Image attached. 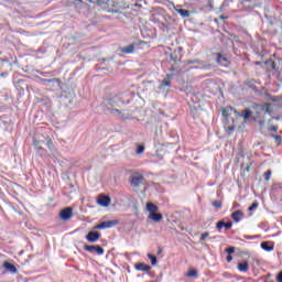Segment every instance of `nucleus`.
<instances>
[{
    "instance_id": "f257e3e1",
    "label": "nucleus",
    "mask_w": 282,
    "mask_h": 282,
    "mask_svg": "<svg viewBox=\"0 0 282 282\" xmlns=\"http://www.w3.org/2000/svg\"><path fill=\"white\" fill-rule=\"evenodd\" d=\"M252 109H254L253 122H258V124H265V117L272 113V104H253Z\"/></svg>"
},
{
    "instance_id": "f03ea898",
    "label": "nucleus",
    "mask_w": 282,
    "mask_h": 282,
    "mask_svg": "<svg viewBox=\"0 0 282 282\" xmlns=\"http://www.w3.org/2000/svg\"><path fill=\"white\" fill-rule=\"evenodd\" d=\"M232 112L236 116H238V118H243V122H248V120H250V117L252 116V110H250V109H246L242 112L237 111L232 107H225L221 109V113H223L224 118H230Z\"/></svg>"
},
{
    "instance_id": "7ed1b4c3",
    "label": "nucleus",
    "mask_w": 282,
    "mask_h": 282,
    "mask_svg": "<svg viewBox=\"0 0 282 282\" xmlns=\"http://www.w3.org/2000/svg\"><path fill=\"white\" fill-rule=\"evenodd\" d=\"M84 250L90 252V254H98L99 257L105 254V249L99 245H84Z\"/></svg>"
},
{
    "instance_id": "20e7f679",
    "label": "nucleus",
    "mask_w": 282,
    "mask_h": 282,
    "mask_svg": "<svg viewBox=\"0 0 282 282\" xmlns=\"http://www.w3.org/2000/svg\"><path fill=\"white\" fill-rule=\"evenodd\" d=\"M97 204L99 206H102L104 208H107V206H109V204H111V197H109L105 194H100L99 197L97 198Z\"/></svg>"
},
{
    "instance_id": "39448f33",
    "label": "nucleus",
    "mask_w": 282,
    "mask_h": 282,
    "mask_svg": "<svg viewBox=\"0 0 282 282\" xmlns=\"http://www.w3.org/2000/svg\"><path fill=\"white\" fill-rule=\"evenodd\" d=\"M74 213V209L72 207H66L61 210L59 217L63 219V221H67L68 219H72V215Z\"/></svg>"
},
{
    "instance_id": "423d86ee",
    "label": "nucleus",
    "mask_w": 282,
    "mask_h": 282,
    "mask_svg": "<svg viewBox=\"0 0 282 282\" xmlns=\"http://www.w3.org/2000/svg\"><path fill=\"white\" fill-rule=\"evenodd\" d=\"M85 239H87L89 243H96V241H98V239H100V232L89 231L86 235Z\"/></svg>"
},
{
    "instance_id": "0eeeda50",
    "label": "nucleus",
    "mask_w": 282,
    "mask_h": 282,
    "mask_svg": "<svg viewBox=\"0 0 282 282\" xmlns=\"http://www.w3.org/2000/svg\"><path fill=\"white\" fill-rule=\"evenodd\" d=\"M216 63L218 65H221V67H227L228 66V57L226 55H221V53L216 54Z\"/></svg>"
},
{
    "instance_id": "6e6552de",
    "label": "nucleus",
    "mask_w": 282,
    "mask_h": 282,
    "mask_svg": "<svg viewBox=\"0 0 282 282\" xmlns=\"http://www.w3.org/2000/svg\"><path fill=\"white\" fill-rule=\"evenodd\" d=\"M216 228L217 230H219V232H221V228H226V230H230V228H232V221H224V220H219L216 224Z\"/></svg>"
},
{
    "instance_id": "1a4fd4ad",
    "label": "nucleus",
    "mask_w": 282,
    "mask_h": 282,
    "mask_svg": "<svg viewBox=\"0 0 282 282\" xmlns=\"http://www.w3.org/2000/svg\"><path fill=\"white\" fill-rule=\"evenodd\" d=\"M2 268H4V270H7V272H10L11 274H17V272H19V269H17L14 264L8 261L3 262Z\"/></svg>"
},
{
    "instance_id": "9d476101",
    "label": "nucleus",
    "mask_w": 282,
    "mask_h": 282,
    "mask_svg": "<svg viewBox=\"0 0 282 282\" xmlns=\"http://www.w3.org/2000/svg\"><path fill=\"white\" fill-rule=\"evenodd\" d=\"M245 217V214L241 209H238L236 212H234L231 214V219L236 223V224H239V221H241V219H243Z\"/></svg>"
},
{
    "instance_id": "9b49d317",
    "label": "nucleus",
    "mask_w": 282,
    "mask_h": 282,
    "mask_svg": "<svg viewBox=\"0 0 282 282\" xmlns=\"http://www.w3.org/2000/svg\"><path fill=\"white\" fill-rule=\"evenodd\" d=\"M101 224L104 226V230H106L107 228H113V227L118 226V224H120V220H118V219L106 220V221H101Z\"/></svg>"
},
{
    "instance_id": "f8f14e48",
    "label": "nucleus",
    "mask_w": 282,
    "mask_h": 282,
    "mask_svg": "<svg viewBox=\"0 0 282 282\" xmlns=\"http://www.w3.org/2000/svg\"><path fill=\"white\" fill-rule=\"evenodd\" d=\"M130 184L132 188H138L141 184H144V177H132Z\"/></svg>"
},
{
    "instance_id": "ddd939ff",
    "label": "nucleus",
    "mask_w": 282,
    "mask_h": 282,
    "mask_svg": "<svg viewBox=\"0 0 282 282\" xmlns=\"http://www.w3.org/2000/svg\"><path fill=\"white\" fill-rule=\"evenodd\" d=\"M133 52H135V44H130L120 48L121 54H133Z\"/></svg>"
},
{
    "instance_id": "4468645a",
    "label": "nucleus",
    "mask_w": 282,
    "mask_h": 282,
    "mask_svg": "<svg viewBox=\"0 0 282 282\" xmlns=\"http://www.w3.org/2000/svg\"><path fill=\"white\" fill-rule=\"evenodd\" d=\"M135 270H138L139 272H149L151 270V265L145 264V263H137L134 265Z\"/></svg>"
},
{
    "instance_id": "2eb2a0df",
    "label": "nucleus",
    "mask_w": 282,
    "mask_h": 282,
    "mask_svg": "<svg viewBox=\"0 0 282 282\" xmlns=\"http://www.w3.org/2000/svg\"><path fill=\"white\" fill-rule=\"evenodd\" d=\"M260 246H261L262 250H264L265 252H272V250H274V243H272L270 241L261 242Z\"/></svg>"
},
{
    "instance_id": "dca6fc26",
    "label": "nucleus",
    "mask_w": 282,
    "mask_h": 282,
    "mask_svg": "<svg viewBox=\"0 0 282 282\" xmlns=\"http://www.w3.org/2000/svg\"><path fill=\"white\" fill-rule=\"evenodd\" d=\"M149 219H152V221H155L158 224V223L162 221L163 216H162V214L154 212L153 214L149 215Z\"/></svg>"
},
{
    "instance_id": "f3484780",
    "label": "nucleus",
    "mask_w": 282,
    "mask_h": 282,
    "mask_svg": "<svg viewBox=\"0 0 282 282\" xmlns=\"http://www.w3.org/2000/svg\"><path fill=\"white\" fill-rule=\"evenodd\" d=\"M238 270L239 272H248V270H250V264L248 263V261L239 262Z\"/></svg>"
},
{
    "instance_id": "a211bd4d",
    "label": "nucleus",
    "mask_w": 282,
    "mask_h": 282,
    "mask_svg": "<svg viewBox=\"0 0 282 282\" xmlns=\"http://www.w3.org/2000/svg\"><path fill=\"white\" fill-rule=\"evenodd\" d=\"M147 210H149L150 215H152L153 213H158L160 207L153 203H147Z\"/></svg>"
},
{
    "instance_id": "6ab92c4d",
    "label": "nucleus",
    "mask_w": 282,
    "mask_h": 282,
    "mask_svg": "<svg viewBox=\"0 0 282 282\" xmlns=\"http://www.w3.org/2000/svg\"><path fill=\"white\" fill-rule=\"evenodd\" d=\"M171 78H173V75L167 74L166 78L162 80L161 87H171Z\"/></svg>"
},
{
    "instance_id": "aec40b11",
    "label": "nucleus",
    "mask_w": 282,
    "mask_h": 282,
    "mask_svg": "<svg viewBox=\"0 0 282 282\" xmlns=\"http://www.w3.org/2000/svg\"><path fill=\"white\" fill-rule=\"evenodd\" d=\"M175 11L182 15L184 19L191 17V11L186 10V9H177L175 8Z\"/></svg>"
},
{
    "instance_id": "412c9836",
    "label": "nucleus",
    "mask_w": 282,
    "mask_h": 282,
    "mask_svg": "<svg viewBox=\"0 0 282 282\" xmlns=\"http://www.w3.org/2000/svg\"><path fill=\"white\" fill-rule=\"evenodd\" d=\"M246 85L251 89H257V82H254V79H247Z\"/></svg>"
},
{
    "instance_id": "4be33fe9",
    "label": "nucleus",
    "mask_w": 282,
    "mask_h": 282,
    "mask_svg": "<svg viewBox=\"0 0 282 282\" xmlns=\"http://www.w3.org/2000/svg\"><path fill=\"white\" fill-rule=\"evenodd\" d=\"M46 147L50 149V151H54V142L50 137H46Z\"/></svg>"
},
{
    "instance_id": "5701e85b",
    "label": "nucleus",
    "mask_w": 282,
    "mask_h": 282,
    "mask_svg": "<svg viewBox=\"0 0 282 282\" xmlns=\"http://www.w3.org/2000/svg\"><path fill=\"white\" fill-rule=\"evenodd\" d=\"M242 175H247L250 171H252V163L247 164L245 167L242 166Z\"/></svg>"
},
{
    "instance_id": "b1692460",
    "label": "nucleus",
    "mask_w": 282,
    "mask_h": 282,
    "mask_svg": "<svg viewBox=\"0 0 282 282\" xmlns=\"http://www.w3.org/2000/svg\"><path fill=\"white\" fill-rule=\"evenodd\" d=\"M186 276L197 279L199 275L197 274V270L192 269L187 272Z\"/></svg>"
},
{
    "instance_id": "393cba45",
    "label": "nucleus",
    "mask_w": 282,
    "mask_h": 282,
    "mask_svg": "<svg viewBox=\"0 0 282 282\" xmlns=\"http://www.w3.org/2000/svg\"><path fill=\"white\" fill-rule=\"evenodd\" d=\"M148 259H150L152 265H158V257H155L151 253H148Z\"/></svg>"
},
{
    "instance_id": "a878e982",
    "label": "nucleus",
    "mask_w": 282,
    "mask_h": 282,
    "mask_svg": "<svg viewBox=\"0 0 282 282\" xmlns=\"http://www.w3.org/2000/svg\"><path fill=\"white\" fill-rule=\"evenodd\" d=\"M212 206H214V208H217L218 210H221V200H214L212 203Z\"/></svg>"
},
{
    "instance_id": "bb28decb",
    "label": "nucleus",
    "mask_w": 282,
    "mask_h": 282,
    "mask_svg": "<svg viewBox=\"0 0 282 282\" xmlns=\"http://www.w3.org/2000/svg\"><path fill=\"white\" fill-rule=\"evenodd\" d=\"M254 208H259V203H252L251 206L248 207V210L252 212Z\"/></svg>"
},
{
    "instance_id": "cd10ccee",
    "label": "nucleus",
    "mask_w": 282,
    "mask_h": 282,
    "mask_svg": "<svg viewBox=\"0 0 282 282\" xmlns=\"http://www.w3.org/2000/svg\"><path fill=\"white\" fill-rule=\"evenodd\" d=\"M141 153H144V145H138L137 148V154L140 155Z\"/></svg>"
},
{
    "instance_id": "c85d7f7f",
    "label": "nucleus",
    "mask_w": 282,
    "mask_h": 282,
    "mask_svg": "<svg viewBox=\"0 0 282 282\" xmlns=\"http://www.w3.org/2000/svg\"><path fill=\"white\" fill-rule=\"evenodd\" d=\"M94 230H105V228H104V226H102V223L96 225V226L94 227Z\"/></svg>"
},
{
    "instance_id": "c756f323",
    "label": "nucleus",
    "mask_w": 282,
    "mask_h": 282,
    "mask_svg": "<svg viewBox=\"0 0 282 282\" xmlns=\"http://www.w3.org/2000/svg\"><path fill=\"white\" fill-rule=\"evenodd\" d=\"M226 252H227V254H234V252H235V247H229V248H227V249H226Z\"/></svg>"
},
{
    "instance_id": "7c9ffc66",
    "label": "nucleus",
    "mask_w": 282,
    "mask_h": 282,
    "mask_svg": "<svg viewBox=\"0 0 282 282\" xmlns=\"http://www.w3.org/2000/svg\"><path fill=\"white\" fill-rule=\"evenodd\" d=\"M209 235H210V234H208V232L202 234V236H200V241H205L206 238L209 237Z\"/></svg>"
},
{
    "instance_id": "2f4dec72",
    "label": "nucleus",
    "mask_w": 282,
    "mask_h": 282,
    "mask_svg": "<svg viewBox=\"0 0 282 282\" xmlns=\"http://www.w3.org/2000/svg\"><path fill=\"white\" fill-rule=\"evenodd\" d=\"M243 239H259V236H248V235H243Z\"/></svg>"
},
{
    "instance_id": "473e14b6",
    "label": "nucleus",
    "mask_w": 282,
    "mask_h": 282,
    "mask_svg": "<svg viewBox=\"0 0 282 282\" xmlns=\"http://www.w3.org/2000/svg\"><path fill=\"white\" fill-rule=\"evenodd\" d=\"M273 138H274V140H275V142H276L278 144H281V142H282L281 135H274Z\"/></svg>"
},
{
    "instance_id": "72a5a7b5",
    "label": "nucleus",
    "mask_w": 282,
    "mask_h": 282,
    "mask_svg": "<svg viewBox=\"0 0 282 282\" xmlns=\"http://www.w3.org/2000/svg\"><path fill=\"white\" fill-rule=\"evenodd\" d=\"M253 3V6H257V0H242V3Z\"/></svg>"
},
{
    "instance_id": "f704fd0d",
    "label": "nucleus",
    "mask_w": 282,
    "mask_h": 282,
    "mask_svg": "<svg viewBox=\"0 0 282 282\" xmlns=\"http://www.w3.org/2000/svg\"><path fill=\"white\" fill-rule=\"evenodd\" d=\"M269 131H274V132H276V131H279V127H276V126H270V127H269Z\"/></svg>"
},
{
    "instance_id": "c9c22d12",
    "label": "nucleus",
    "mask_w": 282,
    "mask_h": 282,
    "mask_svg": "<svg viewBox=\"0 0 282 282\" xmlns=\"http://www.w3.org/2000/svg\"><path fill=\"white\" fill-rule=\"evenodd\" d=\"M276 282H282V271H280L276 275Z\"/></svg>"
},
{
    "instance_id": "e433bc0d",
    "label": "nucleus",
    "mask_w": 282,
    "mask_h": 282,
    "mask_svg": "<svg viewBox=\"0 0 282 282\" xmlns=\"http://www.w3.org/2000/svg\"><path fill=\"white\" fill-rule=\"evenodd\" d=\"M234 130H235V126H229L226 128V131H228V133H230Z\"/></svg>"
},
{
    "instance_id": "4c0bfd02",
    "label": "nucleus",
    "mask_w": 282,
    "mask_h": 282,
    "mask_svg": "<svg viewBox=\"0 0 282 282\" xmlns=\"http://www.w3.org/2000/svg\"><path fill=\"white\" fill-rule=\"evenodd\" d=\"M270 175H272V170H268V171L264 173V177H270Z\"/></svg>"
},
{
    "instance_id": "58836bf2",
    "label": "nucleus",
    "mask_w": 282,
    "mask_h": 282,
    "mask_svg": "<svg viewBox=\"0 0 282 282\" xmlns=\"http://www.w3.org/2000/svg\"><path fill=\"white\" fill-rule=\"evenodd\" d=\"M230 261H232V256H231V254H228V256H227V263H230Z\"/></svg>"
},
{
    "instance_id": "ea45409f",
    "label": "nucleus",
    "mask_w": 282,
    "mask_h": 282,
    "mask_svg": "<svg viewBox=\"0 0 282 282\" xmlns=\"http://www.w3.org/2000/svg\"><path fill=\"white\" fill-rule=\"evenodd\" d=\"M137 45H147V42H144V41H139L138 43H137Z\"/></svg>"
},
{
    "instance_id": "a19ab883",
    "label": "nucleus",
    "mask_w": 282,
    "mask_h": 282,
    "mask_svg": "<svg viewBox=\"0 0 282 282\" xmlns=\"http://www.w3.org/2000/svg\"><path fill=\"white\" fill-rule=\"evenodd\" d=\"M239 206H241L239 203L237 202L234 203V208H239Z\"/></svg>"
},
{
    "instance_id": "79ce46f5",
    "label": "nucleus",
    "mask_w": 282,
    "mask_h": 282,
    "mask_svg": "<svg viewBox=\"0 0 282 282\" xmlns=\"http://www.w3.org/2000/svg\"><path fill=\"white\" fill-rule=\"evenodd\" d=\"M158 254H162V247H159Z\"/></svg>"
},
{
    "instance_id": "37998d69",
    "label": "nucleus",
    "mask_w": 282,
    "mask_h": 282,
    "mask_svg": "<svg viewBox=\"0 0 282 282\" xmlns=\"http://www.w3.org/2000/svg\"><path fill=\"white\" fill-rule=\"evenodd\" d=\"M132 177H142V175L137 174V175H132Z\"/></svg>"
},
{
    "instance_id": "c03bdc74",
    "label": "nucleus",
    "mask_w": 282,
    "mask_h": 282,
    "mask_svg": "<svg viewBox=\"0 0 282 282\" xmlns=\"http://www.w3.org/2000/svg\"><path fill=\"white\" fill-rule=\"evenodd\" d=\"M47 83H52V79H46Z\"/></svg>"
},
{
    "instance_id": "a18cd8bd",
    "label": "nucleus",
    "mask_w": 282,
    "mask_h": 282,
    "mask_svg": "<svg viewBox=\"0 0 282 282\" xmlns=\"http://www.w3.org/2000/svg\"><path fill=\"white\" fill-rule=\"evenodd\" d=\"M265 180L268 181V180H270V177H265Z\"/></svg>"
}]
</instances>
